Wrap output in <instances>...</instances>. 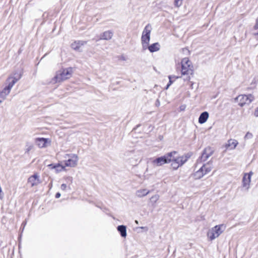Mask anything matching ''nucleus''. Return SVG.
Segmentation results:
<instances>
[{
    "label": "nucleus",
    "mask_w": 258,
    "mask_h": 258,
    "mask_svg": "<svg viewBox=\"0 0 258 258\" xmlns=\"http://www.w3.org/2000/svg\"><path fill=\"white\" fill-rule=\"evenodd\" d=\"M181 73L182 76H185L184 81H189L191 76H193V66L188 58L184 57L181 61Z\"/></svg>",
    "instance_id": "obj_1"
},
{
    "label": "nucleus",
    "mask_w": 258,
    "mask_h": 258,
    "mask_svg": "<svg viewBox=\"0 0 258 258\" xmlns=\"http://www.w3.org/2000/svg\"><path fill=\"white\" fill-rule=\"evenodd\" d=\"M72 74V68L70 67L66 69H62L56 72L52 81L54 83L62 82L70 78Z\"/></svg>",
    "instance_id": "obj_2"
},
{
    "label": "nucleus",
    "mask_w": 258,
    "mask_h": 258,
    "mask_svg": "<svg viewBox=\"0 0 258 258\" xmlns=\"http://www.w3.org/2000/svg\"><path fill=\"white\" fill-rule=\"evenodd\" d=\"M171 155V153H167L163 156L158 157L156 158H149L147 161V163L153 167L162 166L164 164L170 162V158Z\"/></svg>",
    "instance_id": "obj_3"
},
{
    "label": "nucleus",
    "mask_w": 258,
    "mask_h": 258,
    "mask_svg": "<svg viewBox=\"0 0 258 258\" xmlns=\"http://www.w3.org/2000/svg\"><path fill=\"white\" fill-rule=\"evenodd\" d=\"M226 226L224 224L216 225L208 231L207 233L208 238L212 241L218 237L225 230Z\"/></svg>",
    "instance_id": "obj_4"
},
{
    "label": "nucleus",
    "mask_w": 258,
    "mask_h": 258,
    "mask_svg": "<svg viewBox=\"0 0 258 258\" xmlns=\"http://www.w3.org/2000/svg\"><path fill=\"white\" fill-rule=\"evenodd\" d=\"M152 30L151 25L147 24L144 29L141 37V42L143 48L144 50L147 49L150 40V34Z\"/></svg>",
    "instance_id": "obj_5"
},
{
    "label": "nucleus",
    "mask_w": 258,
    "mask_h": 258,
    "mask_svg": "<svg viewBox=\"0 0 258 258\" xmlns=\"http://www.w3.org/2000/svg\"><path fill=\"white\" fill-rule=\"evenodd\" d=\"M169 153H171V155L170 158V162L171 161H173L174 162L178 164L177 165V166L175 167V170L177 169L179 166H182L184 163H185L190 157L188 155L178 157H175L174 155L177 154V152L176 151H173L170 152Z\"/></svg>",
    "instance_id": "obj_6"
},
{
    "label": "nucleus",
    "mask_w": 258,
    "mask_h": 258,
    "mask_svg": "<svg viewBox=\"0 0 258 258\" xmlns=\"http://www.w3.org/2000/svg\"><path fill=\"white\" fill-rule=\"evenodd\" d=\"M254 99V97L251 95H240L235 98V100L238 102V105L241 107L245 104H250Z\"/></svg>",
    "instance_id": "obj_7"
},
{
    "label": "nucleus",
    "mask_w": 258,
    "mask_h": 258,
    "mask_svg": "<svg viewBox=\"0 0 258 258\" xmlns=\"http://www.w3.org/2000/svg\"><path fill=\"white\" fill-rule=\"evenodd\" d=\"M68 159L64 161V165L67 167H74L77 166L79 160L78 156L75 154H66L65 158Z\"/></svg>",
    "instance_id": "obj_8"
},
{
    "label": "nucleus",
    "mask_w": 258,
    "mask_h": 258,
    "mask_svg": "<svg viewBox=\"0 0 258 258\" xmlns=\"http://www.w3.org/2000/svg\"><path fill=\"white\" fill-rule=\"evenodd\" d=\"M22 76V73H20L19 74L15 73L14 76H9L6 80V83L8 84V86L6 87L11 91L16 82L21 78Z\"/></svg>",
    "instance_id": "obj_9"
},
{
    "label": "nucleus",
    "mask_w": 258,
    "mask_h": 258,
    "mask_svg": "<svg viewBox=\"0 0 258 258\" xmlns=\"http://www.w3.org/2000/svg\"><path fill=\"white\" fill-rule=\"evenodd\" d=\"M214 151L212 148L208 147L203 151L201 156L198 159V162L206 161L213 153Z\"/></svg>",
    "instance_id": "obj_10"
},
{
    "label": "nucleus",
    "mask_w": 258,
    "mask_h": 258,
    "mask_svg": "<svg viewBox=\"0 0 258 258\" xmlns=\"http://www.w3.org/2000/svg\"><path fill=\"white\" fill-rule=\"evenodd\" d=\"M252 174V172L249 173H245L242 178V186L248 190L249 188V184L251 181V176Z\"/></svg>",
    "instance_id": "obj_11"
},
{
    "label": "nucleus",
    "mask_w": 258,
    "mask_h": 258,
    "mask_svg": "<svg viewBox=\"0 0 258 258\" xmlns=\"http://www.w3.org/2000/svg\"><path fill=\"white\" fill-rule=\"evenodd\" d=\"M28 183L31 184V186H36L41 183L39 176L37 173H35L31 176L28 179Z\"/></svg>",
    "instance_id": "obj_12"
},
{
    "label": "nucleus",
    "mask_w": 258,
    "mask_h": 258,
    "mask_svg": "<svg viewBox=\"0 0 258 258\" xmlns=\"http://www.w3.org/2000/svg\"><path fill=\"white\" fill-rule=\"evenodd\" d=\"M112 36L113 32L111 31H106L100 35L99 39L108 40L111 39Z\"/></svg>",
    "instance_id": "obj_13"
},
{
    "label": "nucleus",
    "mask_w": 258,
    "mask_h": 258,
    "mask_svg": "<svg viewBox=\"0 0 258 258\" xmlns=\"http://www.w3.org/2000/svg\"><path fill=\"white\" fill-rule=\"evenodd\" d=\"M87 41L83 40L76 41L72 43L71 47L73 49L78 50L83 45L86 44Z\"/></svg>",
    "instance_id": "obj_14"
},
{
    "label": "nucleus",
    "mask_w": 258,
    "mask_h": 258,
    "mask_svg": "<svg viewBox=\"0 0 258 258\" xmlns=\"http://www.w3.org/2000/svg\"><path fill=\"white\" fill-rule=\"evenodd\" d=\"M11 91L6 87L0 92V103H2L9 94Z\"/></svg>",
    "instance_id": "obj_15"
},
{
    "label": "nucleus",
    "mask_w": 258,
    "mask_h": 258,
    "mask_svg": "<svg viewBox=\"0 0 258 258\" xmlns=\"http://www.w3.org/2000/svg\"><path fill=\"white\" fill-rule=\"evenodd\" d=\"M237 141L234 139H230L228 141V143L226 145L225 147L227 149L230 148V149H234L238 145Z\"/></svg>",
    "instance_id": "obj_16"
},
{
    "label": "nucleus",
    "mask_w": 258,
    "mask_h": 258,
    "mask_svg": "<svg viewBox=\"0 0 258 258\" xmlns=\"http://www.w3.org/2000/svg\"><path fill=\"white\" fill-rule=\"evenodd\" d=\"M209 117V113L207 111L202 112L199 118V122L201 124H203L206 122Z\"/></svg>",
    "instance_id": "obj_17"
},
{
    "label": "nucleus",
    "mask_w": 258,
    "mask_h": 258,
    "mask_svg": "<svg viewBox=\"0 0 258 258\" xmlns=\"http://www.w3.org/2000/svg\"><path fill=\"white\" fill-rule=\"evenodd\" d=\"M150 192V190L144 188V189H140L136 191V196L139 198H142L143 197H145L147 196L148 194H149Z\"/></svg>",
    "instance_id": "obj_18"
},
{
    "label": "nucleus",
    "mask_w": 258,
    "mask_h": 258,
    "mask_svg": "<svg viewBox=\"0 0 258 258\" xmlns=\"http://www.w3.org/2000/svg\"><path fill=\"white\" fill-rule=\"evenodd\" d=\"M47 142V139L43 138H37L36 139V143L39 148H44L46 147V144Z\"/></svg>",
    "instance_id": "obj_19"
},
{
    "label": "nucleus",
    "mask_w": 258,
    "mask_h": 258,
    "mask_svg": "<svg viewBox=\"0 0 258 258\" xmlns=\"http://www.w3.org/2000/svg\"><path fill=\"white\" fill-rule=\"evenodd\" d=\"M201 168H203V172L204 174L206 175L211 171L213 168V166L211 163L208 162L207 164L203 165Z\"/></svg>",
    "instance_id": "obj_20"
},
{
    "label": "nucleus",
    "mask_w": 258,
    "mask_h": 258,
    "mask_svg": "<svg viewBox=\"0 0 258 258\" xmlns=\"http://www.w3.org/2000/svg\"><path fill=\"white\" fill-rule=\"evenodd\" d=\"M160 44L158 42L153 43L150 45H148L147 48L151 52L157 51L160 49Z\"/></svg>",
    "instance_id": "obj_21"
},
{
    "label": "nucleus",
    "mask_w": 258,
    "mask_h": 258,
    "mask_svg": "<svg viewBox=\"0 0 258 258\" xmlns=\"http://www.w3.org/2000/svg\"><path fill=\"white\" fill-rule=\"evenodd\" d=\"M118 231L120 233L122 237H125L126 236V228L125 226L119 225L117 227Z\"/></svg>",
    "instance_id": "obj_22"
},
{
    "label": "nucleus",
    "mask_w": 258,
    "mask_h": 258,
    "mask_svg": "<svg viewBox=\"0 0 258 258\" xmlns=\"http://www.w3.org/2000/svg\"><path fill=\"white\" fill-rule=\"evenodd\" d=\"M203 168L201 167L194 174V178L196 179H200L203 177L205 174L203 172Z\"/></svg>",
    "instance_id": "obj_23"
},
{
    "label": "nucleus",
    "mask_w": 258,
    "mask_h": 258,
    "mask_svg": "<svg viewBox=\"0 0 258 258\" xmlns=\"http://www.w3.org/2000/svg\"><path fill=\"white\" fill-rule=\"evenodd\" d=\"M180 77H176L175 76H169V81L168 84L167 85V86L166 87V89H167L173 83V81L176 80V79L179 78Z\"/></svg>",
    "instance_id": "obj_24"
},
{
    "label": "nucleus",
    "mask_w": 258,
    "mask_h": 258,
    "mask_svg": "<svg viewBox=\"0 0 258 258\" xmlns=\"http://www.w3.org/2000/svg\"><path fill=\"white\" fill-rule=\"evenodd\" d=\"M159 196L158 195H155L150 198L151 202L154 205L159 199Z\"/></svg>",
    "instance_id": "obj_25"
},
{
    "label": "nucleus",
    "mask_w": 258,
    "mask_h": 258,
    "mask_svg": "<svg viewBox=\"0 0 258 258\" xmlns=\"http://www.w3.org/2000/svg\"><path fill=\"white\" fill-rule=\"evenodd\" d=\"M183 0H174V5L175 7L179 8L180 7L183 2Z\"/></svg>",
    "instance_id": "obj_26"
},
{
    "label": "nucleus",
    "mask_w": 258,
    "mask_h": 258,
    "mask_svg": "<svg viewBox=\"0 0 258 258\" xmlns=\"http://www.w3.org/2000/svg\"><path fill=\"white\" fill-rule=\"evenodd\" d=\"M48 166L51 169H56L57 170H58L57 168L60 167L59 164L54 165L53 164H50Z\"/></svg>",
    "instance_id": "obj_27"
},
{
    "label": "nucleus",
    "mask_w": 258,
    "mask_h": 258,
    "mask_svg": "<svg viewBox=\"0 0 258 258\" xmlns=\"http://www.w3.org/2000/svg\"><path fill=\"white\" fill-rule=\"evenodd\" d=\"M252 134L249 132H247L246 135L244 136L245 139H249L252 138Z\"/></svg>",
    "instance_id": "obj_28"
},
{
    "label": "nucleus",
    "mask_w": 258,
    "mask_h": 258,
    "mask_svg": "<svg viewBox=\"0 0 258 258\" xmlns=\"http://www.w3.org/2000/svg\"><path fill=\"white\" fill-rule=\"evenodd\" d=\"M67 187L66 184L63 183L61 185L60 188L62 190H65Z\"/></svg>",
    "instance_id": "obj_29"
},
{
    "label": "nucleus",
    "mask_w": 258,
    "mask_h": 258,
    "mask_svg": "<svg viewBox=\"0 0 258 258\" xmlns=\"http://www.w3.org/2000/svg\"><path fill=\"white\" fill-rule=\"evenodd\" d=\"M254 28L255 30L258 29V17L256 20V23H255V25L254 26Z\"/></svg>",
    "instance_id": "obj_30"
},
{
    "label": "nucleus",
    "mask_w": 258,
    "mask_h": 258,
    "mask_svg": "<svg viewBox=\"0 0 258 258\" xmlns=\"http://www.w3.org/2000/svg\"><path fill=\"white\" fill-rule=\"evenodd\" d=\"M171 162H172L171 166H172L173 168L174 169H175V167L177 166V165H178V164H176V163L174 162L173 161H171Z\"/></svg>",
    "instance_id": "obj_31"
},
{
    "label": "nucleus",
    "mask_w": 258,
    "mask_h": 258,
    "mask_svg": "<svg viewBox=\"0 0 258 258\" xmlns=\"http://www.w3.org/2000/svg\"><path fill=\"white\" fill-rule=\"evenodd\" d=\"M254 115L255 116H256V117L258 116V107L256 108V109H255V110L254 112Z\"/></svg>",
    "instance_id": "obj_32"
},
{
    "label": "nucleus",
    "mask_w": 258,
    "mask_h": 258,
    "mask_svg": "<svg viewBox=\"0 0 258 258\" xmlns=\"http://www.w3.org/2000/svg\"><path fill=\"white\" fill-rule=\"evenodd\" d=\"M160 101H159V99H157L156 101V102H155L156 106L158 107V106H160Z\"/></svg>",
    "instance_id": "obj_33"
},
{
    "label": "nucleus",
    "mask_w": 258,
    "mask_h": 258,
    "mask_svg": "<svg viewBox=\"0 0 258 258\" xmlns=\"http://www.w3.org/2000/svg\"><path fill=\"white\" fill-rule=\"evenodd\" d=\"M185 105H181V106H180V110L181 111L184 110L185 109Z\"/></svg>",
    "instance_id": "obj_34"
},
{
    "label": "nucleus",
    "mask_w": 258,
    "mask_h": 258,
    "mask_svg": "<svg viewBox=\"0 0 258 258\" xmlns=\"http://www.w3.org/2000/svg\"><path fill=\"white\" fill-rule=\"evenodd\" d=\"M60 197V194L59 192H57L55 195V198L58 199Z\"/></svg>",
    "instance_id": "obj_35"
},
{
    "label": "nucleus",
    "mask_w": 258,
    "mask_h": 258,
    "mask_svg": "<svg viewBox=\"0 0 258 258\" xmlns=\"http://www.w3.org/2000/svg\"><path fill=\"white\" fill-rule=\"evenodd\" d=\"M134 152V151H127V152H126L125 153V154H126L127 155H129V153H132V152Z\"/></svg>",
    "instance_id": "obj_36"
},
{
    "label": "nucleus",
    "mask_w": 258,
    "mask_h": 258,
    "mask_svg": "<svg viewBox=\"0 0 258 258\" xmlns=\"http://www.w3.org/2000/svg\"><path fill=\"white\" fill-rule=\"evenodd\" d=\"M141 228L143 229H146V230H148V228L147 227H141Z\"/></svg>",
    "instance_id": "obj_37"
},
{
    "label": "nucleus",
    "mask_w": 258,
    "mask_h": 258,
    "mask_svg": "<svg viewBox=\"0 0 258 258\" xmlns=\"http://www.w3.org/2000/svg\"><path fill=\"white\" fill-rule=\"evenodd\" d=\"M135 222H136L137 224H138V221H137V220H136V221H135Z\"/></svg>",
    "instance_id": "obj_38"
},
{
    "label": "nucleus",
    "mask_w": 258,
    "mask_h": 258,
    "mask_svg": "<svg viewBox=\"0 0 258 258\" xmlns=\"http://www.w3.org/2000/svg\"><path fill=\"white\" fill-rule=\"evenodd\" d=\"M22 224H24V226H25V224H26V222H23Z\"/></svg>",
    "instance_id": "obj_39"
},
{
    "label": "nucleus",
    "mask_w": 258,
    "mask_h": 258,
    "mask_svg": "<svg viewBox=\"0 0 258 258\" xmlns=\"http://www.w3.org/2000/svg\"><path fill=\"white\" fill-rule=\"evenodd\" d=\"M2 246V242H0V247Z\"/></svg>",
    "instance_id": "obj_40"
},
{
    "label": "nucleus",
    "mask_w": 258,
    "mask_h": 258,
    "mask_svg": "<svg viewBox=\"0 0 258 258\" xmlns=\"http://www.w3.org/2000/svg\"><path fill=\"white\" fill-rule=\"evenodd\" d=\"M255 35H258V33H256Z\"/></svg>",
    "instance_id": "obj_41"
}]
</instances>
